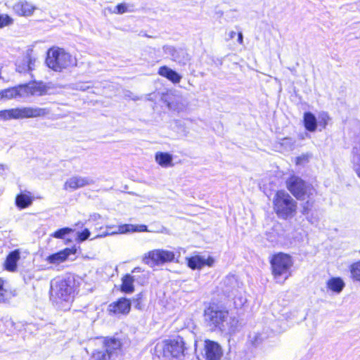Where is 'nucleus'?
<instances>
[{"mask_svg": "<svg viewBox=\"0 0 360 360\" xmlns=\"http://www.w3.org/2000/svg\"><path fill=\"white\" fill-rule=\"evenodd\" d=\"M205 320L212 330L233 332L236 329L238 321L229 316L226 310L217 306H211L205 311Z\"/></svg>", "mask_w": 360, "mask_h": 360, "instance_id": "nucleus-1", "label": "nucleus"}, {"mask_svg": "<svg viewBox=\"0 0 360 360\" xmlns=\"http://www.w3.org/2000/svg\"><path fill=\"white\" fill-rule=\"evenodd\" d=\"M75 290V279L72 275L58 278L51 283V295L62 301L72 300Z\"/></svg>", "mask_w": 360, "mask_h": 360, "instance_id": "nucleus-2", "label": "nucleus"}, {"mask_svg": "<svg viewBox=\"0 0 360 360\" xmlns=\"http://www.w3.org/2000/svg\"><path fill=\"white\" fill-rule=\"evenodd\" d=\"M51 113L49 108L22 107L0 110V120L44 117Z\"/></svg>", "mask_w": 360, "mask_h": 360, "instance_id": "nucleus-3", "label": "nucleus"}, {"mask_svg": "<svg viewBox=\"0 0 360 360\" xmlns=\"http://www.w3.org/2000/svg\"><path fill=\"white\" fill-rule=\"evenodd\" d=\"M273 204L276 214L281 219H291L296 214L297 202L285 191L276 192Z\"/></svg>", "mask_w": 360, "mask_h": 360, "instance_id": "nucleus-4", "label": "nucleus"}, {"mask_svg": "<svg viewBox=\"0 0 360 360\" xmlns=\"http://www.w3.org/2000/svg\"><path fill=\"white\" fill-rule=\"evenodd\" d=\"M46 63L53 70L61 72L64 69L76 65V59L63 49L52 48L47 51Z\"/></svg>", "mask_w": 360, "mask_h": 360, "instance_id": "nucleus-5", "label": "nucleus"}, {"mask_svg": "<svg viewBox=\"0 0 360 360\" xmlns=\"http://www.w3.org/2000/svg\"><path fill=\"white\" fill-rule=\"evenodd\" d=\"M291 257L287 254L280 252L275 255L271 259L272 272L276 278L283 276L287 279L290 275V269L292 266Z\"/></svg>", "mask_w": 360, "mask_h": 360, "instance_id": "nucleus-6", "label": "nucleus"}, {"mask_svg": "<svg viewBox=\"0 0 360 360\" xmlns=\"http://www.w3.org/2000/svg\"><path fill=\"white\" fill-rule=\"evenodd\" d=\"M286 185L290 192L297 200H304L306 196L309 198L312 194L313 188L298 176L290 177L286 181Z\"/></svg>", "mask_w": 360, "mask_h": 360, "instance_id": "nucleus-7", "label": "nucleus"}, {"mask_svg": "<svg viewBox=\"0 0 360 360\" xmlns=\"http://www.w3.org/2000/svg\"><path fill=\"white\" fill-rule=\"evenodd\" d=\"M185 345L181 337L170 340L166 342L162 347L163 355L166 357L181 359L186 355L188 349Z\"/></svg>", "mask_w": 360, "mask_h": 360, "instance_id": "nucleus-8", "label": "nucleus"}, {"mask_svg": "<svg viewBox=\"0 0 360 360\" xmlns=\"http://www.w3.org/2000/svg\"><path fill=\"white\" fill-rule=\"evenodd\" d=\"M175 258L174 252L156 249L148 252L147 255L143 258V262L148 265H161L165 263L173 262Z\"/></svg>", "mask_w": 360, "mask_h": 360, "instance_id": "nucleus-9", "label": "nucleus"}, {"mask_svg": "<svg viewBox=\"0 0 360 360\" xmlns=\"http://www.w3.org/2000/svg\"><path fill=\"white\" fill-rule=\"evenodd\" d=\"M23 97L41 96L48 94L49 87L41 82H33L22 85Z\"/></svg>", "mask_w": 360, "mask_h": 360, "instance_id": "nucleus-10", "label": "nucleus"}, {"mask_svg": "<svg viewBox=\"0 0 360 360\" xmlns=\"http://www.w3.org/2000/svg\"><path fill=\"white\" fill-rule=\"evenodd\" d=\"M94 181L87 176H73L69 178L64 184V189L76 190L79 188L91 185Z\"/></svg>", "mask_w": 360, "mask_h": 360, "instance_id": "nucleus-11", "label": "nucleus"}, {"mask_svg": "<svg viewBox=\"0 0 360 360\" xmlns=\"http://www.w3.org/2000/svg\"><path fill=\"white\" fill-rule=\"evenodd\" d=\"M141 268L136 267L132 271V274H135L136 273L141 272ZM137 281L139 283H141V278L140 276H137L136 275L131 276L129 274H127L122 278V284L121 285V290L125 293H131L134 290L133 283Z\"/></svg>", "mask_w": 360, "mask_h": 360, "instance_id": "nucleus-12", "label": "nucleus"}, {"mask_svg": "<svg viewBox=\"0 0 360 360\" xmlns=\"http://www.w3.org/2000/svg\"><path fill=\"white\" fill-rule=\"evenodd\" d=\"M162 100L168 108L174 111H182L186 107L182 97L179 96L167 94L162 98Z\"/></svg>", "mask_w": 360, "mask_h": 360, "instance_id": "nucleus-13", "label": "nucleus"}, {"mask_svg": "<svg viewBox=\"0 0 360 360\" xmlns=\"http://www.w3.org/2000/svg\"><path fill=\"white\" fill-rule=\"evenodd\" d=\"M205 352L207 360H219L221 356L220 346L213 341H205Z\"/></svg>", "mask_w": 360, "mask_h": 360, "instance_id": "nucleus-14", "label": "nucleus"}, {"mask_svg": "<svg viewBox=\"0 0 360 360\" xmlns=\"http://www.w3.org/2000/svg\"><path fill=\"white\" fill-rule=\"evenodd\" d=\"M147 226L143 224H122L117 227L114 226V234L128 233L130 232H148Z\"/></svg>", "mask_w": 360, "mask_h": 360, "instance_id": "nucleus-15", "label": "nucleus"}, {"mask_svg": "<svg viewBox=\"0 0 360 360\" xmlns=\"http://www.w3.org/2000/svg\"><path fill=\"white\" fill-rule=\"evenodd\" d=\"M214 259L211 257L205 259L200 256H195L188 258V266L192 269H201L205 265L212 266Z\"/></svg>", "mask_w": 360, "mask_h": 360, "instance_id": "nucleus-16", "label": "nucleus"}, {"mask_svg": "<svg viewBox=\"0 0 360 360\" xmlns=\"http://www.w3.org/2000/svg\"><path fill=\"white\" fill-rule=\"evenodd\" d=\"M71 253V249L65 248L63 250L49 255L47 257L46 261H48L50 264H59L65 261Z\"/></svg>", "mask_w": 360, "mask_h": 360, "instance_id": "nucleus-17", "label": "nucleus"}, {"mask_svg": "<svg viewBox=\"0 0 360 360\" xmlns=\"http://www.w3.org/2000/svg\"><path fill=\"white\" fill-rule=\"evenodd\" d=\"M131 302L129 300L122 297L114 302V314L127 315L131 309Z\"/></svg>", "mask_w": 360, "mask_h": 360, "instance_id": "nucleus-18", "label": "nucleus"}, {"mask_svg": "<svg viewBox=\"0 0 360 360\" xmlns=\"http://www.w3.org/2000/svg\"><path fill=\"white\" fill-rule=\"evenodd\" d=\"M158 74L164 77H166L173 83L180 82L182 78V77L179 73L165 65L159 68Z\"/></svg>", "mask_w": 360, "mask_h": 360, "instance_id": "nucleus-19", "label": "nucleus"}, {"mask_svg": "<svg viewBox=\"0 0 360 360\" xmlns=\"http://www.w3.org/2000/svg\"><path fill=\"white\" fill-rule=\"evenodd\" d=\"M112 344V338L105 342V348L101 351H96L93 354L94 360H110V355L112 352L110 345Z\"/></svg>", "mask_w": 360, "mask_h": 360, "instance_id": "nucleus-20", "label": "nucleus"}, {"mask_svg": "<svg viewBox=\"0 0 360 360\" xmlns=\"http://www.w3.org/2000/svg\"><path fill=\"white\" fill-rule=\"evenodd\" d=\"M20 259V252L18 250H15L11 252L6 259L5 267L7 270L13 271L16 269L17 262Z\"/></svg>", "mask_w": 360, "mask_h": 360, "instance_id": "nucleus-21", "label": "nucleus"}, {"mask_svg": "<svg viewBox=\"0 0 360 360\" xmlns=\"http://www.w3.org/2000/svg\"><path fill=\"white\" fill-rule=\"evenodd\" d=\"M18 97H23L22 85L4 89L0 93V98H6L11 99Z\"/></svg>", "mask_w": 360, "mask_h": 360, "instance_id": "nucleus-22", "label": "nucleus"}, {"mask_svg": "<svg viewBox=\"0 0 360 360\" xmlns=\"http://www.w3.org/2000/svg\"><path fill=\"white\" fill-rule=\"evenodd\" d=\"M13 9L20 15L28 16L32 14L34 8L27 2H18L15 4Z\"/></svg>", "mask_w": 360, "mask_h": 360, "instance_id": "nucleus-23", "label": "nucleus"}, {"mask_svg": "<svg viewBox=\"0 0 360 360\" xmlns=\"http://www.w3.org/2000/svg\"><path fill=\"white\" fill-rule=\"evenodd\" d=\"M327 288L335 293H340L343 290L345 284L340 277H333L326 283Z\"/></svg>", "mask_w": 360, "mask_h": 360, "instance_id": "nucleus-24", "label": "nucleus"}, {"mask_svg": "<svg viewBox=\"0 0 360 360\" xmlns=\"http://www.w3.org/2000/svg\"><path fill=\"white\" fill-rule=\"evenodd\" d=\"M303 118L305 128L309 131H314L317 127V120L315 115L310 112H304Z\"/></svg>", "mask_w": 360, "mask_h": 360, "instance_id": "nucleus-25", "label": "nucleus"}, {"mask_svg": "<svg viewBox=\"0 0 360 360\" xmlns=\"http://www.w3.org/2000/svg\"><path fill=\"white\" fill-rule=\"evenodd\" d=\"M29 194L25 193H20L15 198V204L20 209H24L29 207L32 202V199L30 195V193Z\"/></svg>", "mask_w": 360, "mask_h": 360, "instance_id": "nucleus-26", "label": "nucleus"}, {"mask_svg": "<svg viewBox=\"0 0 360 360\" xmlns=\"http://www.w3.org/2000/svg\"><path fill=\"white\" fill-rule=\"evenodd\" d=\"M352 153V163L353 165V169L357 176L360 178V146H354Z\"/></svg>", "mask_w": 360, "mask_h": 360, "instance_id": "nucleus-27", "label": "nucleus"}, {"mask_svg": "<svg viewBox=\"0 0 360 360\" xmlns=\"http://www.w3.org/2000/svg\"><path fill=\"white\" fill-rule=\"evenodd\" d=\"M155 160L160 166L167 167L172 165V155L167 153L159 152L155 155Z\"/></svg>", "mask_w": 360, "mask_h": 360, "instance_id": "nucleus-28", "label": "nucleus"}, {"mask_svg": "<svg viewBox=\"0 0 360 360\" xmlns=\"http://www.w3.org/2000/svg\"><path fill=\"white\" fill-rule=\"evenodd\" d=\"M172 60L181 65H185L190 60V56L185 50L182 49H178L176 53V56Z\"/></svg>", "mask_w": 360, "mask_h": 360, "instance_id": "nucleus-29", "label": "nucleus"}, {"mask_svg": "<svg viewBox=\"0 0 360 360\" xmlns=\"http://www.w3.org/2000/svg\"><path fill=\"white\" fill-rule=\"evenodd\" d=\"M4 280L0 278V302H6L14 296L13 292L4 288Z\"/></svg>", "mask_w": 360, "mask_h": 360, "instance_id": "nucleus-30", "label": "nucleus"}, {"mask_svg": "<svg viewBox=\"0 0 360 360\" xmlns=\"http://www.w3.org/2000/svg\"><path fill=\"white\" fill-rule=\"evenodd\" d=\"M349 270L352 278L360 282V260L351 264Z\"/></svg>", "mask_w": 360, "mask_h": 360, "instance_id": "nucleus-31", "label": "nucleus"}, {"mask_svg": "<svg viewBox=\"0 0 360 360\" xmlns=\"http://www.w3.org/2000/svg\"><path fill=\"white\" fill-rule=\"evenodd\" d=\"M73 229L69 227H64L56 231L54 233L51 234V236L60 238V239H66V236L70 233L73 232Z\"/></svg>", "mask_w": 360, "mask_h": 360, "instance_id": "nucleus-32", "label": "nucleus"}, {"mask_svg": "<svg viewBox=\"0 0 360 360\" xmlns=\"http://www.w3.org/2000/svg\"><path fill=\"white\" fill-rule=\"evenodd\" d=\"M32 51V50L28 51L26 56H25V63H27L26 65L28 67V69H30V72L34 70L37 62L36 58L32 56L31 54Z\"/></svg>", "mask_w": 360, "mask_h": 360, "instance_id": "nucleus-33", "label": "nucleus"}, {"mask_svg": "<svg viewBox=\"0 0 360 360\" xmlns=\"http://www.w3.org/2000/svg\"><path fill=\"white\" fill-rule=\"evenodd\" d=\"M4 323V326L6 327L5 333H7L8 335H11L14 332L15 323L11 319H6Z\"/></svg>", "mask_w": 360, "mask_h": 360, "instance_id": "nucleus-34", "label": "nucleus"}, {"mask_svg": "<svg viewBox=\"0 0 360 360\" xmlns=\"http://www.w3.org/2000/svg\"><path fill=\"white\" fill-rule=\"evenodd\" d=\"M162 49H163L165 54L170 56L172 60H173V58L176 56V53L178 50L174 46H170V45H165L162 47Z\"/></svg>", "mask_w": 360, "mask_h": 360, "instance_id": "nucleus-35", "label": "nucleus"}, {"mask_svg": "<svg viewBox=\"0 0 360 360\" xmlns=\"http://www.w3.org/2000/svg\"><path fill=\"white\" fill-rule=\"evenodd\" d=\"M26 65L27 63H25V58L24 57L20 62L17 63L16 70L20 73L30 72V69H28V67Z\"/></svg>", "mask_w": 360, "mask_h": 360, "instance_id": "nucleus-36", "label": "nucleus"}, {"mask_svg": "<svg viewBox=\"0 0 360 360\" xmlns=\"http://www.w3.org/2000/svg\"><path fill=\"white\" fill-rule=\"evenodd\" d=\"M132 304L134 308L139 310L143 309V304H142V295L141 293L138 294L136 297L133 299Z\"/></svg>", "mask_w": 360, "mask_h": 360, "instance_id": "nucleus-37", "label": "nucleus"}, {"mask_svg": "<svg viewBox=\"0 0 360 360\" xmlns=\"http://www.w3.org/2000/svg\"><path fill=\"white\" fill-rule=\"evenodd\" d=\"M13 20L8 15H0V28L11 24Z\"/></svg>", "mask_w": 360, "mask_h": 360, "instance_id": "nucleus-38", "label": "nucleus"}, {"mask_svg": "<svg viewBox=\"0 0 360 360\" xmlns=\"http://www.w3.org/2000/svg\"><path fill=\"white\" fill-rule=\"evenodd\" d=\"M77 239L82 242V241L86 240L90 236L91 233L89 231V229H85L84 231H82L81 232H79V231L77 232Z\"/></svg>", "mask_w": 360, "mask_h": 360, "instance_id": "nucleus-39", "label": "nucleus"}, {"mask_svg": "<svg viewBox=\"0 0 360 360\" xmlns=\"http://www.w3.org/2000/svg\"><path fill=\"white\" fill-rule=\"evenodd\" d=\"M319 118L320 120V125L323 126V127L325 128L328 124V121L329 120L328 115L326 112H322L319 115Z\"/></svg>", "mask_w": 360, "mask_h": 360, "instance_id": "nucleus-40", "label": "nucleus"}, {"mask_svg": "<svg viewBox=\"0 0 360 360\" xmlns=\"http://www.w3.org/2000/svg\"><path fill=\"white\" fill-rule=\"evenodd\" d=\"M313 204H314V202L312 201H311L310 200H308L307 202H305L302 206V214H307L309 213V210L313 207Z\"/></svg>", "mask_w": 360, "mask_h": 360, "instance_id": "nucleus-41", "label": "nucleus"}, {"mask_svg": "<svg viewBox=\"0 0 360 360\" xmlns=\"http://www.w3.org/2000/svg\"><path fill=\"white\" fill-rule=\"evenodd\" d=\"M116 9H117V13H119V14H122V13H124L125 12H127L129 11L128 10V6L126 4H118L116 6Z\"/></svg>", "mask_w": 360, "mask_h": 360, "instance_id": "nucleus-42", "label": "nucleus"}, {"mask_svg": "<svg viewBox=\"0 0 360 360\" xmlns=\"http://www.w3.org/2000/svg\"><path fill=\"white\" fill-rule=\"evenodd\" d=\"M124 96L126 98H129V99L132 100V101H139L140 100L141 98L137 95H135L134 93H132L131 91H124Z\"/></svg>", "mask_w": 360, "mask_h": 360, "instance_id": "nucleus-43", "label": "nucleus"}, {"mask_svg": "<svg viewBox=\"0 0 360 360\" xmlns=\"http://www.w3.org/2000/svg\"><path fill=\"white\" fill-rule=\"evenodd\" d=\"M122 343L119 340H117L114 338V354H115V350L117 349H121Z\"/></svg>", "mask_w": 360, "mask_h": 360, "instance_id": "nucleus-44", "label": "nucleus"}, {"mask_svg": "<svg viewBox=\"0 0 360 360\" xmlns=\"http://www.w3.org/2000/svg\"><path fill=\"white\" fill-rule=\"evenodd\" d=\"M89 86H88L86 83H82L78 84L77 89L82 91H85L86 89H89Z\"/></svg>", "mask_w": 360, "mask_h": 360, "instance_id": "nucleus-45", "label": "nucleus"}, {"mask_svg": "<svg viewBox=\"0 0 360 360\" xmlns=\"http://www.w3.org/2000/svg\"><path fill=\"white\" fill-rule=\"evenodd\" d=\"M236 33L234 31H231L227 34L228 37L226 39V41L232 39L235 37Z\"/></svg>", "mask_w": 360, "mask_h": 360, "instance_id": "nucleus-46", "label": "nucleus"}, {"mask_svg": "<svg viewBox=\"0 0 360 360\" xmlns=\"http://www.w3.org/2000/svg\"><path fill=\"white\" fill-rule=\"evenodd\" d=\"M238 42L240 44H242L243 42V33L241 32L238 33Z\"/></svg>", "mask_w": 360, "mask_h": 360, "instance_id": "nucleus-47", "label": "nucleus"}, {"mask_svg": "<svg viewBox=\"0 0 360 360\" xmlns=\"http://www.w3.org/2000/svg\"><path fill=\"white\" fill-rule=\"evenodd\" d=\"M245 302V299H244V300H242L241 299H240V302L239 303H237L236 300L234 299V303L236 305H238V306H241L243 304V303Z\"/></svg>", "mask_w": 360, "mask_h": 360, "instance_id": "nucleus-48", "label": "nucleus"}, {"mask_svg": "<svg viewBox=\"0 0 360 360\" xmlns=\"http://www.w3.org/2000/svg\"><path fill=\"white\" fill-rule=\"evenodd\" d=\"M108 13H110V14L111 13V9L110 8H106V9L104 10V14L105 15H107Z\"/></svg>", "mask_w": 360, "mask_h": 360, "instance_id": "nucleus-49", "label": "nucleus"}, {"mask_svg": "<svg viewBox=\"0 0 360 360\" xmlns=\"http://www.w3.org/2000/svg\"><path fill=\"white\" fill-rule=\"evenodd\" d=\"M0 168L3 170L4 169H7V166L5 165H0Z\"/></svg>", "mask_w": 360, "mask_h": 360, "instance_id": "nucleus-50", "label": "nucleus"}, {"mask_svg": "<svg viewBox=\"0 0 360 360\" xmlns=\"http://www.w3.org/2000/svg\"><path fill=\"white\" fill-rule=\"evenodd\" d=\"M216 13L219 16L221 17L223 15V12L221 11H217Z\"/></svg>", "mask_w": 360, "mask_h": 360, "instance_id": "nucleus-51", "label": "nucleus"}, {"mask_svg": "<svg viewBox=\"0 0 360 360\" xmlns=\"http://www.w3.org/2000/svg\"><path fill=\"white\" fill-rule=\"evenodd\" d=\"M291 141V139H288V138H285V139H283V141H285V142H286V143H287V142H288V141Z\"/></svg>", "mask_w": 360, "mask_h": 360, "instance_id": "nucleus-52", "label": "nucleus"}, {"mask_svg": "<svg viewBox=\"0 0 360 360\" xmlns=\"http://www.w3.org/2000/svg\"><path fill=\"white\" fill-rule=\"evenodd\" d=\"M112 307V304H109V306H108V310H109L110 311H112V309H111V307Z\"/></svg>", "mask_w": 360, "mask_h": 360, "instance_id": "nucleus-53", "label": "nucleus"}, {"mask_svg": "<svg viewBox=\"0 0 360 360\" xmlns=\"http://www.w3.org/2000/svg\"><path fill=\"white\" fill-rule=\"evenodd\" d=\"M302 160V157H299V158H297V160H298V161H300V160Z\"/></svg>", "mask_w": 360, "mask_h": 360, "instance_id": "nucleus-54", "label": "nucleus"}, {"mask_svg": "<svg viewBox=\"0 0 360 360\" xmlns=\"http://www.w3.org/2000/svg\"><path fill=\"white\" fill-rule=\"evenodd\" d=\"M196 345H197V341H196V340H195V342H194V345H195V347H196Z\"/></svg>", "mask_w": 360, "mask_h": 360, "instance_id": "nucleus-55", "label": "nucleus"}, {"mask_svg": "<svg viewBox=\"0 0 360 360\" xmlns=\"http://www.w3.org/2000/svg\"><path fill=\"white\" fill-rule=\"evenodd\" d=\"M289 142L290 143L293 144V142H292L291 141H290Z\"/></svg>", "mask_w": 360, "mask_h": 360, "instance_id": "nucleus-56", "label": "nucleus"}, {"mask_svg": "<svg viewBox=\"0 0 360 360\" xmlns=\"http://www.w3.org/2000/svg\"><path fill=\"white\" fill-rule=\"evenodd\" d=\"M289 142L290 143L293 144V142H292L291 141H290Z\"/></svg>", "mask_w": 360, "mask_h": 360, "instance_id": "nucleus-57", "label": "nucleus"}]
</instances>
